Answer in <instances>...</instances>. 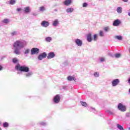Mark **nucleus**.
I'll list each match as a JSON object with an SVG mask.
<instances>
[{"label":"nucleus","instance_id":"obj_1","mask_svg":"<svg viewBox=\"0 0 130 130\" xmlns=\"http://www.w3.org/2000/svg\"><path fill=\"white\" fill-rule=\"evenodd\" d=\"M26 45H27V42L24 40H18L16 41L13 45L14 49V53L17 55L21 54V49H23Z\"/></svg>","mask_w":130,"mask_h":130},{"label":"nucleus","instance_id":"obj_2","mask_svg":"<svg viewBox=\"0 0 130 130\" xmlns=\"http://www.w3.org/2000/svg\"><path fill=\"white\" fill-rule=\"evenodd\" d=\"M15 69L17 71H20V72H24L25 73H28L30 71V69L25 66H20V64H17L16 67Z\"/></svg>","mask_w":130,"mask_h":130},{"label":"nucleus","instance_id":"obj_3","mask_svg":"<svg viewBox=\"0 0 130 130\" xmlns=\"http://www.w3.org/2000/svg\"><path fill=\"white\" fill-rule=\"evenodd\" d=\"M118 109L122 112H124L126 110V106L123 105L122 103H119L118 105Z\"/></svg>","mask_w":130,"mask_h":130},{"label":"nucleus","instance_id":"obj_4","mask_svg":"<svg viewBox=\"0 0 130 130\" xmlns=\"http://www.w3.org/2000/svg\"><path fill=\"white\" fill-rule=\"evenodd\" d=\"M53 102L54 104H58L60 102V96L59 94H56L53 99Z\"/></svg>","mask_w":130,"mask_h":130},{"label":"nucleus","instance_id":"obj_5","mask_svg":"<svg viewBox=\"0 0 130 130\" xmlns=\"http://www.w3.org/2000/svg\"><path fill=\"white\" fill-rule=\"evenodd\" d=\"M39 49L37 48H32L30 50V54L31 55H34L35 54H38L40 52Z\"/></svg>","mask_w":130,"mask_h":130},{"label":"nucleus","instance_id":"obj_6","mask_svg":"<svg viewBox=\"0 0 130 130\" xmlns=\"http://www.w3.org/2000/svg\"><path fill=\"white\" fill-rule=\"evenodd\" d=\"M119 83H120V80L118 79H115L113 80L111 82L112 86V87H116L117 85L119 84Z\"/></svg>","mask_w":130,"mask_h":130},{"label":"nucleus","instance_id":"obj_7","mask_svg":"<svg viewBox=\"0 0 130 130\" xmlns=\"http://www.w3.org/2000/svg\"><path fill=\"white\" fill-rule=\"evenodd\" d=\"M47 56V54H46V52H43L39 55L38 57V59H39V60H42V59H43V58H45V57H46Z\"/></svg>","mask_w":130,"mask_h":130},{"label":"nucleus","instance_id":"obj_8","mask_svg":"<svg viewBox=\"0 0 130 130\" xmlns=\"http://www.w3.org/2000/svg\"><path fill=\"white\" fill-rule=\"evenodd\" d=\"M75 44L77 45V46L81 47L83 45V41L80 39H77L75 40Z\"/></svg>","mask_w":130,"mask_h":130},{"label":"nucleus","instance_id":"obj_9","mask_svg":"<svg viewBox=\"0 0 130 130\" xmlns=\"http://www.w3.org/2000/svg\"><path fill=\"white\" fill-rule=\"evenodd\" d=\"M121 23V21L119 19H116L113 21V25L114 27H118Z\"/></svg>","mask_w":130,"mask_h":130},{"label":"nucleus","instance_id":"obj_10","mask_svg":"<svg viewBox=\"0 0 130 130\" xmlns=\"http://www.w3.org/2000/svg\"><path fill=\"white\" fill-rule=\"evenodd\" d=\"M49 25H50L49 22L46 20H44L41 22V26L42 27H44V28H47V27H48Z\"/></svg>","mask_w":130,"mask_h":130},{"label":"nucleus","instance_id":"obj_11","mask_svg":"<svg viewBox=\"0 0 130 130\" xmlns=\"http://www.w3.org/2000/svg\"><path fill=\"white\" fill-rule=\"evenodd\" d=\"M55 57V54L54 53V52H51L48 53L47 56V58L48 59H51V58H53Z\"/></svg>","mask_w":130,"mask_h":130},{"label":"nucleus","instance_id":"obj_12","mask_svg":"<svg viewBox=\"0 0 130 130\" xmlns=\"http://www.w3.org/2000/svg\"><path fill=\"white\" fill-rule=\"evenodd\" d=\"M23 12L25 14H29L31 12V8L30 7H25L23 9Z\"/></svg>","mask_w":130,"mask_h":130},{"label":"nucleus","instance_id":"obj_13","mask_svg":"<svg viewBox=\"0 0 130 130\" xmlns=\"http://www.w3.org/2000/svg\"><path fill=\"white\" fill-rule=\"evenodd\" d=\"M58 25H59V21H58V19H55L52 23V26H53V27H57Z\"/></svg>","mask_w":130,"mask_h":130},{"label":"nucleus","instance_id":"obj_14","mask_svg":"<svg viewBox=\"0 0 130 130\" xmlns=\"http://www.w3.org/2000/svg\"><path fill=\"white\" fill-rule=\"evenodd\" d=\"M64 6L68 7L72 4V0H65L63 2Z\"/></svg>","mask_w":130,"mask_h":130},{"label":"nucleus","instance_id":"obj_15","mask_svg":"<svg viewBox=\"0 0 130 130\" xmlns=\"http://www.w3.org/2000/svg\"><path fill=\"white\" fill-rule=\"evenodd\" d=\"M87 40L88 42H92V35L90 33L87 35Z\"/></svg>","mask_w":130,"mask_h":130},{"label":"nucleus","instance_id":"obj_16","mask_svg":"<svg viewBox=\"0 0 130 130\" xmlns=\"http://www.w3.org/2000/svg\"><path fill=\"white\" fill-rule=\"evenodd\" d=\"M2 24H5V25H7L10 23V19L8 18L4 19L2 21Z\"/></svg>","mask_w":130,"mask_h":130},{"label":"nucleus","instance_id":"obj_17","mask_svg":"<svg viewBox=\"0 0 130 130\" xmlns=\"http://www.w3.org/2000/svg\"><path fill=\"white\" fill-rule=\"evenodd\" d=\"M12 62L15 64H19V59L15 57L12 59Z\"/></svg>","mask_w":130,"mask_h":130},{"label":"nucleus","instance_id":"obj_18","mask_svg":"<svg viewBox=\"0 0 130 130\" xmlns=\"http://www.w3.org/2000/svg\"><path fill=\"white\" fill-rule=\"evenodd\" d=\"M66 12H67V13H70L71 14L74 12V8H71V7L68 8L66 10Z\"/></svg>","mask_w":130,"mask_h":130},{"label":"nucleus","instance_id":"obj_19","mask_svg":"<svg viewBox=\"0 0 130 130\" xmlns=\"http://www.w3.org/2000/svg\"><path fill=\"white\" fill-rule=\"evenodd\" d=\"M67 79H68V80L70 81V82H71L72 81H76V79H75V77L72 76H68Z\"/></svg>","mask_w":130,"mask_h":130},{"label":"nucleus","instance_id":"obj_20","mask_svg":"<svg viewBox=\"0 0 130 130\" xmlns=\"http://www.w3.org/2000/svg\"><path fill=\"white\" fill-rule=\"evenodd\" d=\"M45 40L46 42H51L52 38H51V37H47L45 38Z\"/></svg>","mask_w":130,"mask_h":130},{"label":"nucleus","instance_id":"obj_21","mask_svg":"<svg viewBox=\"0 0 130 130\" xmlns=\"http://www.w3.org/2000/svg\"><path fill=\"white\" fill-rule=\"evenodd\" d=\"M116 11L118 14H121L122 13V8L119 7L117 8Z\"/></svg>","mask_w":130,"mask_h":130},{"label":"nucleus","instance_id":"obj_22","mask_svg":"<svg viewBox=\"0 0 130 130\" xmlns=\"http://www.w3.org/2000/svg\"><path fill=\"white\" fill-rule=\"evenodd\" d=\"M115 39H117V40H119V41H121V40H122V36H115Z\"/></svg>","mask_w":130,"mask_h":130},{"label":"nucleus","instance_id":"obj_23","mask_svg":"<svg viewBox=\"0 0 130 130\" xmlns=\"http://www.w3.org/2000/svg\"><path fill=\"white\" fill-rule=\"evenodd\" d=\"M32 75H33V72L28 71V72H27L26 74H25V76L26 77V78H29V77H31V76H32Z\"/></svg>","mask_w":130,"mask_h":130},{"label":"nucleus","instance_id":"obj_24","mask_svg":"<svg viewBox=\"0 0 130 130\" xmlns=\"http://www.w3.org/2000/svg\"><path fill=\"white\" fill-rule=\"evenodd\" d=\"M98 40V35L95 34L93 35V41H97Z\"/></svg>","mask_w":130,"mask_h":130},{"label":"nucleus","instance_id":"obj_25","mask_svg":"<svg viewBox=\"0 0 130 130\" xmlns=\"http://www.w3.org/2000/svg\"><path fill=\"white\" fill-rule=\"evenodd\" d=\"M80 103L82 106H84V107H87V106H88V105L85 102L81 101Z\"/></svg>","mask_w":130,"mask_h":130},{"label":"nucleus","instance_id":"obj_26","mask_svg":"<svg viewBox=\"0 0 130 130\" xmlns=\"http://www.w3.org/2000/svg\"><path fill=\"white\" fill-rule=\"evenodd\" d=\"M117 127L119 130H124V129H123V127H122V126L121 125H119V124H117Z\"/></svg>","mask_w":130,"mask_h":130},{"label":"nucleus","instance_id":"obj_27","mask_svg":"<svg viewBox=\"0 0 130 130\" xmlns=\"http://www.w3.org/2000/svg\"><path fill=\"white\" fill-rule=\"evenodd\" d=\"M114 56H115V57H116V58H119V57H120L121 56V54H120V53L115 54Z\"/></svg>","mask_w":130,"mask_h":130},{"label":"nucleus","instance_id":"obj_28","mask_svg":"<svg viewBox=\"0 0 130 130\" xmlns=\"http://www.w3.org/2000/svg\"><path fill=\"white\" fill-rule=\"evenodd\" d=\"M11 35H12V36H16V35H18V31H12L11 33Z\"/></svg>","mask_w":130,"mask_h":130},{"label":"nucleus","instance_id":"obj_29","mask_svg":"<svg viewBox=\"0 0 130 130\" xmlns=\"http://www.w3.org/2000/svg\"><path fill=\"white\" fill-rule=\"evenodd\" d=\"M104 30L105 32H108V31L110 30V27L109 26L105 27H104Z\"/></svg>","mask_w":130,"mask_h":130},{"label":"nucleus","instance_id":"obj_30","mask_svg":"<svg viewBox=\"0 0 130 130\" xmlns=\"http://www.w3.org/2000/svg\"><path fill=\"white\" fill-rule=\"evenodd\" d=\"M99 35L101 36V37H103L104 36V32L102 30H100L99 32Z\"/></svg>","mask_w":130,"mask_h":130},{"label":"nucleus","instance_id":"obj_31","mask_svg":"<svg viewBox=\"0 0 130 130\" xmlns=\"http://www.w3.org/2000/svg\"><path fill=\"white\" fill-rule=\"evenodd\" d=\"M88 110H91V111H92V112H95V110L94 108H92L91 107H90L88 108Z\"/></svg>","mask_w":130,"mask_h":130},{"label":"nucleus","instance_id":"obj_32","mask_svg":"<svg viewBox=\"0 0 130 130\" xmlns=\"http://www.w3.org/2000/svg\"><path fill=\"white\" fill-rule=\"evenodd\" d=\"M40 12H44L45 11V8L44 6L40 7Z\"/></svg>","mask_w":130,"mask_h":130},{"label":"nucleus","instance_id":"obj_33","mask_svg":"<svg viewBox=\"0 0 130 130\" xmlns=\"http://www.w3.org/2000/svg\"><path fill=\"white\" fill-rule=\"evenodd\" d=\"M10 5H15L16 4V0H10Z\"/></svg>","mask_w":130,"mask_h":130},{"label":"nucleus","instance_id":"obj_34","mask_svg":"<svg viewBox=\"0 0 130 130\" xmlns=\"http://www.w3.org/2000/svg\"><path fill=\"white\" fill-rule=\"evenodd\" d=\"M106 112H107L108 114H110V115H112V114H113V112L110 110H107Z\"/></svg>","mask_w":130,"mask_h":130},{"label":"nucleus","instance_id":"obj_35","mask_svg":"<svg viewBox=\"0 0 130 130\" xmlns=\"http://www.w3.org/2000/svg\"><path fill=\"white\" fill-rule=\"evenodd\" d=\"M4 127H8L9 126V123L8 122H5L3 123Z\"/></svg>","mask_w":130,"mask_h":130},{"label":"nucleus","instance_id":"obj_36","mask_svg":"<svg viewBox=\"0 0 130 130\" xmlns=\"http://www.w3.org/2000/svg\"><path fill=\"white\" fill-rule=\"evenodd\" d=\"M30 52V49H27L24 52V54H28Z\"/></svg>","mask_w":130,"mask_h":130},{"label":"nucleus","instance_id":"obj_37","mask_svg":"<svg viewBox=\"0 0 130 130\" xmlns=\"http://www.w3.org/2000/svg\"><path fill=\"white\" fill-rule=\"evenodd\" d=\"M94 77H95L96 78H98V77H99V73L98 72H95L94 73Z\"/></svg>","mask_w":130,"mask_h":130},{"label":"nucleus","instance_id":"obj_38","mask_svg":"<svg viewBox=\"0 0 130 130\" xmlns=\"http://www.w3.org/2000/svg\"><path fill=\"white\" fill-rule=\"evenodd\" d=\"M100 60L101 62H103L104 61H105V58L102 57L100 59Z\"/></svg>","mask_w":130,"mask_h":130},{"label":"nucleus","instance_id":"obj_39","mask_svg":"<svg viewBox=\"0 0 130 130\" xmlns=\"http://www.w3.org/2000/svg\"><path fill=\"white\" fill-rule=\"evenodd\" d=\"M39 124H40L41 125H43V126H44V125H45L46 124V123L44 122H41L39 123Z\"/></svg>","mask_w":130,"mask_h":130},{"label":"nucleus","instance_id":"obj_40","mask_svg":"<svg viewBox=\"0 0 130 130\" xmlns=\"http://www.w3.org/2000/svg\"><path fill=\"white\" fill-rule=\"evenodd\" d=\"M87 6H88V4H87V3H84L83 4V8H87Z\"/></svg>","mask_w":130,"mask_h":130},{"label":"nucleus","instance_id":"obj_41","mask_svg":"<svg viewBox=\"0 0 130 130\" xmlns=\"http://www.w3.org/2000/svg\"><path fill=\"white\" fill-rule=\"evenodd\" d=\"M126 117H130V113H126Z\"/></svg>","mask_w":130,"mask_h":130},{"label":"nucleus","instance_id":"obj_42","mask_svg":"<svg viewBox=\"0 0 130 130\" xmlns=\"http://www.w3.org/2000/svg\"><path fill=\"white\" fill-rule=\"evenodd\" d=\"M16 11H17V12H20V11H22V8H17Z\"/></svg>","mask_w":130,"mask_h":130},{"label":"nucleus","instance_id":"obj_43","mask_svg":"<svg viewBox=\"0 0 130 130\" xmlns=\"http://www.w3.org/2000/svg\"><path fill=\"white\" fill-rule=\"evenodd\" d=\"M122 2H124V3H127L128 2V0H122Z\"/></svg>","mask_w":130,"mask_h":130},{"label":"nucleus","instance_id":"obj_44","mask_svg":"<svg viewBox=\"0 0 130 130\" xmlns=\"http://www.w3.org/2000/svg\"><path fill=\"white\" fill-rule=\"evenodd\" d=\"M128 83L130 85V77L128 79Z\"/></svg>","mask_w":130,"mask_h":130},{"label":"nucleus","instance_id":"obj_45","mask_svg":"<svg viewBox=\"0 0 130 130\" xmlns=\"http://www.w3.org/2000/svg\"><path fill=\"white\" fill-rule=\"evenodd\" d=\"M0 71H3V67L0 66Z\"/></svg>","mask_w":130,"mask_h":130},{"label":"nucleus","instance_id":"obj_46","mask_svg":"<svg viewBox=\"0 0 130 130\" xmlns=\"http://www.w3.org/2000/svg\"><path fill=\"white\" fill-rule=\"evenodd\" d=\"M33 15H34V16H37V14H35V13H34V14H33Z\"/></svg>","mask_w":130,"mask_h":130},{"label":"nucleus","instance_id":"obj_47","mask_svg":"<svg viewBox=\"0 0 130 130\" xmlns=\"http://www.w3.org/2000/svg\"><path fill=\"white\" fill-rule=\"evenodd\" d=\"M110 56H112V54H110Z\"/></svg>","mask_w":130,"mask_h":130},{"label":"nucleus","instance_id":"obj_48","mask_svg":"<svg viewBox=\"0 0 130 130\" xmlns=\"http://www.w3.org/2000/svg\"><path fill=\"white\" fill-rule=\"evenodd\" d=\"M55 11L56 12H57V10H55Z\"/></svg>","mask_w":130,"mask_h":130},{"label":"nucleus","instance_id":"obj_49","mask_svg":"<svg viewBox=\"0 0 130 130\" xmlns=\"http://www.w3.org/2000/svg\"><path fill=\"white\" fill-rule=\"evenodd\" d=\"M0 130H2V128L1 127H0Z\"/></svg>","mask_w":130,"mask_h":130},{"label":"nucleus","instance_id":"obj_50","mask_svg":"<svg viewBox=\"0 0 130 130\" xmlns=\"http://www.w3.org/2000/svg\"><path fill=\"white\" fill-rule=\"evenodd\" d=\"M129 130H130V127L129 128Z\"/></svg>","mask_w":130,"mask_h":130},{"label":"nucleus","instance_id":"obj_51","mask_svg":"<svg viewBox=\"0 0 130 130\" xmlns=\"http://www.w3.org/2000/svg\"><path fill=\"white\" fill-rule=\"evenodd\" d=\"M100 1H103V0H100Z\"/></svg>","mask_w":130,"mask_h":130}]
</instances>
